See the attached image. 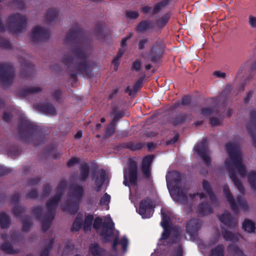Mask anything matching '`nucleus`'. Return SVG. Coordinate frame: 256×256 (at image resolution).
<instances>
[{
  "instance_id": "obj_27",
  "label": "nucleus",
  "mask_w": 256,
  "mask_h": 256,
  "mask_svg": "<svg viewBox=\"0 0 256 256\" xmlns=\"http://www.w3.org/2000/svg\"><path fill=\"white\" fill-rule=\"evenodd\" d=\"M162 220L161 222V224L164 229V232H163L162 236V238H165L167 237V236H166L167 235L166 229L168 224L169 218L164 215L162 211Z\"/></svg>"
},
{
  "instance_id": "obj_41",
  "label": "nucleus",
  "mask_w": 256,
  "mask_h": 256,
  "mask_svg": "<svg viewBox=\"0 0 256 256\" xmlns=\"http://www.w3.org/2000/svg\"><path fill=\"white\" fill-rule=\"evenodd\" d=\"M248 23L252 28H256V16L250 15L248 18Z\"/></svg>"
},
{
  "instance_id": "obj_6",
  "label": "nucleus",
  "mask_w": 256,
  "mask_h": 256,
  "mask_svg": "<svg viewBox=\"0 0 256 256\" xmlns=\"http://www.w3.org/2000/svg\"><path fill=\"white\" fill-rule=\"evenodd\" d=\"M26 21V18L18 14L10 16L6 20V26L15 32L22 28Z\"/></svg>"
},
{
  "instance_id": "obj_2",
  "label": "nucleus",
  "mask_w": 256,
  "mask_h": 256,
  "mask_svg": "<svg viewBox=\"0 0 256 256\" xmlns=\"http://www.w3.org/2000/svg\"><path fill=\"white\" fill-rule=\"evenodd\" d=\"M86 58V54L82 51L75 50L64 56L63 62L68 68L84 72L88 67Z\"/></svg>"
},
{
  "instance_id": "obj_8",
  "label": "nucleus",
  "mask_w": 256,
  "mask_h": 256,
  "mask_svg": "<svg viewBox=\"0 0 256 256\" xmlns=\"http://www.w3.org/2000/svg\"><path fill=\"white\" fill-rule=\"evenodd\" d=\"M50 36V32L47 29L38 26L34 28L31 32V38L35 42L45 40Z\"/></svg>"
},
{
  "instance_id": "obj_22",
  "label": "nucleus",
  "mask_w": 256,
  "mask_h": 256,
  "mask_svg": "<svg viewBox=\"0 0 256 256\" xmlns=\"http://www.w3.org/2000/svg\"><path fill=\"white\" fill-rule=\"evenodd\" d=\"M204 189L209 194L212 206H216L215 197L210 192V187L209 183L206 181H204L202 183Z\"/></svg>"
},
{
  "instance_id": "obj_11",
  "label": "nucleus",
  "mask_w": 256,
  "mask_h": 256,
  "mask_svg": "<svg viewBox=\"0 0 256 256\" xmlns=\"http://www.w3.org/2000/svg\"><path fill=\"white\" fill-rule=\"evenodd\" d=\"M152 208V202L150 200H143L140 204L139 213L143 218L150 217Z\"/></svg>"
},
{
  "instance_id": "obj_21",
  "label": "nucleus",
  "mask_w": 256,
  "mask_h": 256,
  "mask_svg": "<svg viewBox=\"0 0 256 256\" xmlns=\"http://www.w3.org/2000/svg\"><path fill=\"white\" fill-rule=\"evenodd\" d=\"M0 248L2 250L8 254H14L19 252V250L14 249L10 244L6 242L2 244Z\"/></svg>"
},
{
  "instance_id": "obj_34",
  "label": "nucleus",
  "mask_w": 256,
  "mask_h": 256,
  "mask_svg": "<svg viewBox=\"0 0 256 256\" xmlns=\"http://www.w3.org/2000/svg\"><path fill=\"white\" fill-rule=\"evenodd\" d=\"M220 220L224 224H229L231 220V217L228 212H225L220 216Z\"/></svg>"
},
{
  "instance_id": "obj_54",
  "label": "nucleus",
  "mask_w": 256,
  "mask_h": 256,
  "mask_svg": "<svg viewBox=\"0 0 256 256\" xmlns=\"http://www.w3.org/2000/svg\"><path fill=\"white\" fill-rule=\"evenodd\" d=\"M214 75L218 78H224L226 74L224 72L220 71H216L214 72Z\"/></svg>"
},
{
  "instance_id": "obj_17",
  "label": "nucleus",
  "mask_w": 256,
  "mask_h": 256,
  "mask_svg": "<svg viewBox=\"0 0 256 256\" xmlns=\"http://www.w3.org/2000/svg\"><path fill=\"white\" fill-rule=\"evenodd\" d=\"M242 228L248 232H254L256 229L255 224L252 220H245L242 224Z\"/></svg>"
},
{
  "instance_id": "obj_64",
  "label": "nucleus",
  "mask_w": 256,
  "mask_h": 256,
  "mask_svg": "<svg viewBox=\"0 0 256 256\" xmlns=\"http://www.w3.org/2000/svg\"><path fill=\"white\" fill-rule=\"evenodd\" d=\"M182 256V250L180 248H178L176 252V256Z\"/></svg>"
},
{
  "instance_id": "obj_63",
  "label": "nucleus",
  "mask_w": 256,
  "mask_h": 256,
  "mask_svg": "<svg viewBox=\"0 0 256 256\" xmlns=\"http://www.w3.org/2000/svg\"><path fill=\"white\" fill-rule=\"evenodd\" d=\"M204 196L203 194H193L192 195H190V198H196V197H199L200 199H201Z\"/></svg>"
},
{
  "instance_id": "obj_19",
  "label": "nucleus",
  "mask_w": 256,
  "mask_h": 256,
  "mask_svg": "<svg viewBox=\"0 0 256 256\" xmlns=\"http://www.w3.org/2000/svg\"><path fill=\"white\" fill-rule=\"evenodd\" d=\"M10 220L7 214L4 212L0 213V226L2 228H6L9 226Z\"/></svg>"
},
{
  "instance_id": "obj_42",
  "label": "nucleus",
  "mask_w": 256,
  "mask_h": 256,
  "mask_svg": "<svg viewBox=\"0 0 256 256\" xmlns=\"http://www.w3.org/2000/svg\"><path fill=\"white\" fill-rule=\"evenodd\" d=\"M167 2L165 0L156 4L154 9V14L158 13L162 8H164Z\"/></svg>"
},
{
  "instance_id": "obj_9",
  "label": "nucleus",
  "mask_w": 256,
  "mask_h": 256,
  "mask_svg": "<svg viewBox=\"0 0 256 256\" xmlns=\"http://www.w3.org/2000/svg\"><path fill=\"white\" fill-rule=\"evenodd\" d=\"M14 78L13 74L4 64H0V80L4 86L10 84Z\"/></svg>"
},
{
  "instance_id": "obj_3",
  "label": "nucleus",
  "mask_w": 256,
  "mask_h": 256,
  "mask_svg": "<svg viewBox=\"0 0 256 256\" xmlns=\"http://www.w3.org/2000/svg\"><path fill=\"white\" fill-rule=\"evenodd\" d=\"M223 192L224 197L226 199L232 210L235 213H238L240 210L244 212L249 210L250 206L246 200L242 198L238 197L237 202L234 201V197L230 190L228 186L225 184L223 186Z\"/></svg>"
},
{
  "instance_id": "obj_35",
  "label": "nucleus",
  "mask_w": 256,
  "mask_h": 256,
  "mask_svg": "<svg viewBox=\"0 0 256 256\" xmlns=\"http://www.w3.org/2000/svg\"><path fill=\"white\" fill-rule=\"evenodd\" d=\"M224 248L222 246H218L212 252L211 256H223Z\"/></svg>"
},
{
  "instance_id": "obj_49",
  "label": "nucleus",
  "mask_w": 256,
  "mask_h": 256,
  "mask_svg": "<svg viewBox=\"0 0 256 256\" xmlns=\"http://www.w3.org/2000/svg\"><path fill=\"white\" fill-rule=\"evenodd\" d=\"M210 122L213 126H218L221 124L222 120L220 118H212L210 119Z\"/></svg>"
},
{
  "instance_id": "obj_39",
  "label": "nucleus",
  "mask_w": 256,
  "mask_h": 256,
  "mask_svg": "<svg viewBox=\"0 0 256 256\" xmlns=\"http://www.w3.org/2000/svg\"><path fill=\"white\" fill-rule=\"evenodd\" d=\"M114 124H111L109 125L107 128L106 131V134L104 136V138H106L108 136H110L112 134H114Z\"/></svg>"
},
{
  "instance_id": "obj_52",
  "label": "nucleus",
  "mask_w": 256,
  "mask_h": 256,
  "mask_svg": "<svg viewBox=\"0 0 256 256\" xmlns=\"http://www.w3.org/2000/svg\"><path fill=\"white\" fill-rule=\"evenodd\" d=\"M31 226V224L28 220H24L22 224V228L24 230H28Z\"/></svg>"
},
{
  "instance_id": "obj_37",
  "label": "nucleus",
  "mask_w": 256,
  "mask_h": 256,
  "mask_svg": "<svg viewBox=\"0 0 256 256\" xmlns=\"http://www.w3.org/2000/svg\"><path fill=\"white\" fill-rule=\"evenodd\" d=\"M104 181V176L101 174L100 177L97 178L96 180V186L95 189L96 191H98L100 190V186L102 185Z\"/></svg>"
},
{
  "instance_id": "obj_50",
  "label": "nucleus",
  "mask_w": 256,
  "mask_h": 256,
  "mask_svg": "<svg viewBox=\"0 0 256 256\" xmlns=\"http://www.w3.org/2000/svg\"><path fill=\"white\" fill-rule=\"evenodd\" d=\"M141 66V62L140 60H138L135 61L132 65V68L133 70H140Z\"/></svg>"
},
{
  "instance_id": "obj_16",
  "label": "nucleus",
  "mask_w": 256,
  "mask_h": 256,
  "mask_svg": "<svg viewBox=\"0 0 256 256\" xmlns=\"http://www.w3.org/2000/svg\"><path fill=\"white\" fill-rule=\"evenodd\" d=\"M90 250L93 256H102L104 253V250L96 244H92L90 246Z\"/></svg>"
},
{
  "instance_id": "obj_32",
  "label": "nucleus",
  "mask_w": 256,
  "mask_h": 256,
  "mask_svg": "<svg viewBox=\"0 0 256 256\" xmlns=\"http://www.w3.org/2000/svg\"><path fill=\"white\" fill-rule=\"evenodd\" d=\"M60 199V196H56L48 202L47 207L49 210L51 211L54 210Z\"/></svg>"
},
{
  "instance_id": "obj_60",
  "label": "nucleus",
  "mask_w": 256,
  "mask_h": 256,
  "mask_svg": "<svg viewBox=\"0 0 256 256\" xmlns=\"http://www.w3.org/2000/svg\"><path fill=\"white\" fill-rule=\"evenodd\" d=\"M114 120H116L118 118H122L123 116V114L122 112H119V113L114 112Z\"/></svg>"
},
{
  "instance_id": "obj_47",
  "label": "nucleus",
  "mask_w": 256,
  "mask_h": 256,
  "mask_svg": "<svg viewBox=\"0 0 256 256\" xmlns=\"http://www.w3.org/2000/svg\"><path fill=\"white\" fill-rule=\"evenodd\" d=\"M52 240H50L48 248H44L40 252V256H48L49 250L52 246Z\"/></svg>"
},
{
  "instance_id": "obj_23",
  "label": "nucleus",
  "mask_w": 256,
  "mask_h": 256,
  "mask_svg": "<svg viewBox=\"0 0 256 256\" xmlns=\"http://www.w3.org/2000/svg\"><path fill=\"white\" fill-rule=\"evenodd\" d=\"M142 79H140L134 84V90H131L130 87H128L126 89V92L128 93V94L130 96L134 95L135 93L142 86Z\"/></svg>"
},
{
  "instance_id": "obj_62",
  "label": "nucleus",
  "mask_w": 256,
  "mask_h": 256,
  "mask_svg": "<svg viewBox=\"0 0 256 256\" xmlns=\"http://www.w3.org/2000/svg\"><path fill=\"white\" fill-rule=\"evenodd\" d=\"M34 212L36 216H39V214L42 212V210L39 208H37L34 210Z\"/></svg>"
},
{
  "instance_id": "obj_14",
  "label": "nucleus",
  "mask_w": 256,
  "mask_h": 256,
  "mask_svg": "<svg viewBox=\"0 0 256 256\" xmlns=\"http://www.w3.org/2000/svg\"><path fill=\"white\" fill-rule=\"evenodd\" d=\"M200 225L198 220L195 219L190 220L187 224L186 229L188 232L192 236L196 235Z\"/></svg>"
},
{
  "instance_id": "obj_57",
  "label": "nucleus",
  "mask_w": 256,
  "mask_h": 256,
  "mask_svg": "<svg viewBox=\"0 0 256 256\" xmlns=\"http://www.w3.org/2000/svg\"><path fill=\"white\" fill-rule=\"evenodd\" d=\"M37 196V192L36 190H32L28 194L27 198H34Z\"/></svg>"
},
{
  "instance_id": "obj_5",
  "label": "nucleus",
  "mask_w": 256,
  "mask_h": 256,
  "mask_svg": "<svg viewBox=\"0 0 256 256\" xmlns=\"http://www.w3.org/2000/svg\"><path fill=\"white\" fill-rule=\"evenodd\" d=\"M83 195V188L82 187H76L73 188L68 204L70 202L74 203V206H64V210H68L72 214H74L78 210L77 204L79 202Z\"/></svg>"
},
{
  "instance_id": "obj_46",
  "label": "nucleus",
  "mask_w": 256,
  "mask_h": 256,
  "mask_svg": "<svg viewBox=\"0 0 256 256\" xmlns=\"http://www.w3.org/2000/svg\"><path fill=\"white\" fill-rule=\"evenodd\" d=\"M24 211V208L20 206H16L13 209V212L16 216H19V214Z\"/></svg>"
},
{
  "instance_id": "obj_48",
  "label": "nucleus",
  "mask_w": 256,
  "mask_h": 256,
  "mask_svg": "<svg viewBox=\"0 0 256 256\" xmlns=\"http://www.w3.org/2000/svg\"><path fill=\"white\" fill-rule=\"evenodd\" d=\"M110 196L106 194L101 198L100 203L101 204H107L110 202Z\"/></svg>"
},
{
  "instance_id": "obj_13",
  "label": "nucleus",
  "mask_w": 256,
  "mask_h": 256,
  "mask_svg": "<svg viewBox=\"0 0 256 256\" xmlns=\"http://www.w3.org/2000/svg\"><path fill=\"white\" fill-rule=\"evenodd\" d=\"M114 224L110 220H108L107 225H104L102 228V231L100 234L104 237L106 240H110V236L113 234Z\"/></svg>"
},
{
  "instance_id": "obj_7",
  "label": "nucleus",
  "mask_w": 256,
  "mask_h": 256,
  "mask_svg": "<svg viewBox=\"0 0 256 256\" xmlns=\"http://www.w3.org/2000/svg\"><path fill=\"white\" fill-rule=\"evenodd\" d=\"M137 176V164L136 162L130 161L128 168L124 173V183L125 185H135L136 182Z\"/></svg>"
},
{
  "instance_id": "obj_59",
  "label": "nucleus",
  "mask_w": 256,
  "mask_h": 256,
  "mask_svg": "<svg viewBox=\"0 0 256 256\" xmlns=\"http://www.w3.org/2000/svg\"><path fill=\"white\" fill-rule=\"evenodd\" d=\"M132 36V34H130L129 36H126V38H124L122 41V42H121V46H126V42L127 40L130 38H131V36Z\"/></svg>"
},
{
  "instance_id": "obj_43",
  "label": "nucleus",
  "mask_w": 256,
  "mask_h": 256,
  "mask_svg": "<svg viewBox=\"0 0 256 256\" xmlns=\"http://www.w3.org/2000/svg\"><path fill=\"white\" fill-rule=\"evenodd\" d=\"M213 110L212 108L209 107L204 108L201 110L200 114L205 116H210L212 113Z\"/></svg>"
},
{
  "instance_id": "obj_15",
  "label": "nucleus",
  "mask_w": 256,
  "mask_h": 256,
  "mask_svg": "<svg viewBox=\"0 0 256 256\" xmlns=\"http://www.w3.org/2000/svg\"><path fill=\"white\" fill-rule=\"evenodd\" d=\"M153 157L151 156H146L142 160V170L144 174L148 176L150 173V166L152 162Z\"/></svg>"
},
{
  "instance_id": "obj_1",
  "label": "nucleus",
  "mask_w": 256,
  "mask_h": 256,
  "mask_svg": "<svg viewBox=\"0 0 256 256\" xmlns=\"http://www.w3.org/2000/svg\"><path fill=\"white\" fill-rule=\"evenodd\" d=\"M228 158L224 162L225 168L228 171L230 176L234 183L236 188L242 194L245 193L242 184L236 177L234 172H238L241 177L246 175V168L242 163V154L239 147L234 144H228L226 146Z\"/></svg>"
},
{
  "instance_id": "obj_33",
  "label": "nucleus",
  "mask_w": 256,
  "mask_h": 256,
  "mask_svg": "<svg viewBox=\"0 0 256 256\" xmlns=\"http://www.w3.org/2000/svg\"><path fill=\"white\" fill-rule=\"evenodd\" d=\"M124 51V50H120L117 56L114 58L112 61V64L114 65V68L116 70L118 69L119 65V60L123 54Z\"/></svg>"
},
{
  "instance_id": "obj_38",
  "label": "nucleus",
  "mask_w": 256,
  "mask_h": 256,
  "mask_svg": "<svg viewBox=\"0 0 256 256\" xmlns=\"http://www.w3.org/2000/svg\"><path fill=\"white\" fill-rule=\"evenodd\" d=\"M82 218L78 216L73 224L72 229L74 230H78L82 225Z\"/></svg>"
},
{
  "instance_id": "obj_56",
  "label": "nucleus",
  "mask_w": 256,
  "mask_h": 256,
  "mask_svg": "<svg viewBox=\"0 0 256 256\" xmlns=\"http://www.w3.org/2000/svg\"><path fill=\"white\" fill-rule=\"evenodd\" d=\"M78 159L76 158H72L68 162L67 164L69 166H72L78 162Z\"/></svg>"
},
{
  "instance_id": "obj_51",
  "label": "nucleus",
  "mask_w": 256,
  "mask_h": 256,
  "mask_svg": "<svg viewBox=\"0 0 256 256\" xmlns=\"http://www.w3.org/2000/svg\"><path fill=\"white\" fill-rule=\"evenodd\" d=\"M56 16V14L52 10L49 11L46 15V18L49 21L52 20Z\"/></svg>"
},
{
  "instance_id": "obj_26",
  "label": "nucleus",
  "mask_w": 256,
  "mask_h": 256,
  "mask_svg": "<svg viewBox=\"0 0 256 256\" xmlns=\"http://www.w3.org/2000/svg\"><path fill=\"white\" fill-rule=\"evenodd\" d=\"M170 18L168 14H166L160 18L156 22V26L159 28H162L168 22Z\"/></svg>"
},
{
  "instance_id": "obj_61",
  "label": "nucleus",
  "mask_w": 256,
  "mask_h": 256,
  "mask_svg": "<svg viewBox=\"0 0 256 256\" xmlns=\"http://www.w3.org/2000/svg\"><path fill=\"white\" fill-rule=\"evenodd\" d=\"M178 139V136L176 135L174 136V138L172 140H171L168 142L167 144H174L177 141Z\"/></svg>"
},
{
  "instance_id": "obj_40",
  "label": "nucleus",
  "mask_w": 256,
  "mask_h": 256,
  "mask_svg": "<svg viewBox=\"0 0 256 256\" xmlns=\"http://www.w3.org/2000/svg\"><path fill=\"white\" fill-rule=\"evenodd\" d=\"M27 93L31 94H36L40 92L42 88L38 86H31L27 89Z\"/></svg>"
},
{
  "instance_id": "obj_29",
  "label": "nucleus",
  "mask_w": 256,
  "mask_h": 256,
  "mask_svg": "<svg viewBox=\"0 0 256 256\" xmlns=\"http://www.w3.org/2000/svg\"><path fill=\"white\" fill-rule=\"evenodd\" d=\"M230 248L232 256H247L244 252L238 247L232 246Z\"/></svg>"
},
{
  "instance_id": "obj_24",
  "label": "nucleus",
  "mask_w": 256,
  "mask_h": 256,
  "mask_svg": "<svg viewBox=\"0 0 256 256\" xmlns=\"http://www.w3.org/2000/svg\"><path fill=\"white\" fill-rule=\"evenodd\" d=\"M94 218L92 215H88L86 216L84 222L83 228L85 232L90 230L91 228V225L93 220Z\"/></svg>"
},
{
  "instance_id": "obj_31",
  "label": "nucleus",
  "mask_w": 256,
  "mask_h": 256,
  "mask_svg": "<svg viewBox=\"0 0 256 256\" xmlns=\"http://www.w3.org/2000/svg\"><path fill=\"white\" fill-rule=\"evenodd\" d=\"M254 128L256 130V112H252L251 114L250 120L248 124V128L249 130Z\"/></svg>"
},
{
  "instance_id": "obj_30",
  "label": "nucleus",
  "mask_w": 256,
  "mask_h": 256,
  "mask_svg": "<svg viewBox=\"0 0 256 256\" xmlns=\"http://www.w3.org/2000/svg\"><path fill=\"white\" fill-rule=\"evenodd\" d=\"M198 211L203 215L210 214L212 212L211 209L205 204H202L198 206Z\"/></svg>"
},
{
  "instance_id": "obj_25",
  "label": "nucleus",
  "mask_w": 256,
  "mask_h": 256,
  "mask_svg": "<svg viewBox=\"0 0 256 256\" xmlns=\"http://www.w3.org/2000/svg\"><path fill=\"white\" fill-rule=\"evenodd\" d=\"M152 27V24L149 21H144L140 23L137 26V30L140 32L147 30Z\"/></svg>"
},
{
  "instance_id": "obj_58",
  "label": "nucleus",
  "mask_w": 256,
  "mask_h": 256,
  "mask_svg": "<svg viewBox=\"0 0 256 256\" xmlns=\"http://www.w3.org/2000/svg\"><path fill=\"white\" fill-rule=\"evenodd\" d=\"M148 40L146 39H144L140 41L138 43V48L140 50L144 48V45L147 42Z\"/></svg>"
},
{
  "instance_id": "obj_44",
  "label": "nucleus",
  "mask_w": 256,
  "mask_h": 256,
  "mask_svg": "<svg viewBox=\"0 0 256 256\" xmlns=\"http://www.w3.org/2000/svg\"><path fill=\"white\" fill-rule=\"evenodd\" d=\"M44 110L49 114H54L55 113V109L52 105L47 104L44 108Z\"/></svg>"
},
{
  "instance_id": "obj_36",
  "label": "nucleus",
  "mask_w": 256,
  "mask_h": 256,
  "mask_svg": "<svg viewBox=\"0 0 256 256\" xmlns=\"http://www.w3.org/2000/svg\"><path fill=\"white\" fill-rule=\"evenodd\" d=\"M52 219V216L48 218V220L42 219V228L44 230H47L50 226L51 224V220Z\"/></svg>"
},
{
  "instance_id": "obj_45",
  "label": "nucleus",
  "mask_w": 256,
  "mask_h": 256,
  "mask_svg": "<svg viewBox=\"0 0 256 256\" xmlns=\"http://www.w3.org/2000/svg\"><path fill=\"white\" fill-rule=\"evenodd\" d=\"M138 16V13L136 11H128L126 12V16L130 19H135Z\"/></svg>"
},
{
  "instance_id": "obj_10",
  "label": "nucleus",
  "mask_w": 256,
  "mask_h": 256,
  "mask_svg": "<svg viewBox=\"0 0 256 256\" xmlns=\"http://www.w3.org/2000/svg\"><path fill=\"white\" fill-rule=\"evenodd\" d=\"M163 46L161 41L156 42L152 46L150 51V59L154 62H157L161 58L162 54Z\"/></svg>"
},
{
  "instance_id": "obj_4",
  "label": "nucleus",
  "mask_w": 256,
  "mask_h": 256,
  "mask_svg": "<svg viewBox=\"0 0 256 256\" xmlns=\"http://www.w3.org/2000/svg\"><path fill=\"white\" fill-rule=\"evenodd\" d=\"M180 176L176 172L169 173L166 176L167 186L171 194L178 201L184 202L186 200L185 192L184 190L178 188V189L172 190V186L176 184L179 180Z\"/></svg>"
},
{
  "instance_id": "obj_18",
  "label": "nucleus",
  "mask_w": 256,
  "mask_h": 256,
  "mask_svg": "<svg viewBox=\"0 0 256 256\" xmlns=\"http://www.w3.org/2000/svg\"><path fill=\"white\" fill-rule=\"evenodd\" d=\"M224 238L226 240L236 242L242 238L241 236L238 234H232L230 232L225 231L223 234Z\"/></svg>"
},
{
  "instance_id": "obj_28",
  "label": "nucleus",
  "mask_w": 256,
  "mask_h": 256,
  "mask_svg": "<svg viewBox=\"0 0 256 256\" xmlns=\"http://www.w3.org/2000/svg\"><path fill=\"white\" fill-rule=\"evenodd\" d=\"M89 173V168L88 166L84 164L82 166L80 170V178L82 181H84L86 180Z\"/></svg>"
},
{
  "instance_id": "obj_53",
  "label": "nucleus",
  "mask_w": 256,
  "mask_h": 256,
  "mask_svg": "<svg viewBox=\"0 0 256 256\" xmlns=\"http://www.w3.org/2000/svg\"><path fill=\"white\" fill-rule=\"evenodd\" d=\"M128 244V240L126 238H122L120 242V244L122 246V248H123V250L124 251H126V250Z\"/></svg>"
},
{
  "instance_id": "obj_55",
  "label": "nucleus",
  "mask_w": 256,
  "mask_h": 256,
  "mask_svg": "<svg viewBox=\"0 0 256 256\" xmlns=\"http://www.w3.org/2000/svg\"><path fill=\"white\" fill-rule=\"evenodd\" d=\"M102 222V220L99 218H96L94 220V227L96 229H98L99 228L100 225Z\"/></svg>"
},
{
  "instance_id": "obj_20",
  "label": "nucleus",
  "mask_w": 256,
  "mask_h": 256,
  "mask_svg": "<svg viewBox=\"0 0 256 256\" xmlns=\"http://www.w3.org/2000/svg\"><path fill=\"white\" fill-rule=\"evenodd\" d=\"M248 182L252 188L256 190V172H250L248 174Z\"/></svg>"
},
{
  "instance_id": "obj_12",
  "label": "nucleus",
  "mask_w": 256,
  "mask_h": 256,
  "mask_svg": "<svg viewBox=\"0 0 256 256\" xmlns=\"http://www.w3.org/2000/svg\"><path fill=\"white\" fill-rule=\"evenodd\" d=\"M195 150L202 158L206 164L210 162V158L208 155L206 146L204 142H201L195 147Z\"/></svg>"
}]
</instances>
